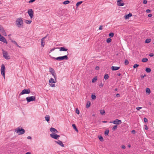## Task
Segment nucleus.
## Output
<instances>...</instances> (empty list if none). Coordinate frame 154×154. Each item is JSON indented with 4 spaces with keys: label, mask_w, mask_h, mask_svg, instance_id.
Wrapping results in <instances>:
<instances>
[{
    "label": "nucleus",
    "mask_w": 154,
    "mask_h": 154,
    "mask_svg": "<svg viewBox=\"0 0 154 154\" xmlns=\"http://www.w3.org/2000/svg\"><path fill=\"white\" fill-rule=\"evenodd\" d=\"M58 48H53L49 52V54L51 58H55L54 57H57L56 58H68V56L66 55L62 56L57 57V55L58 51Z\"/></svg>",
    "instance_id": "f257e3e1"
},
{
    "label": "nucleus",
    "mask_w": 154,
    "mask_h": 154,
    "mask_svg": "<svg viewBox=\"0 0 154 154\" xmlns=\"http://www.w3.org/2000/svg\"><path fill=\"white\" fill-rule=\"evenodd\" d=\"M23 21L22 18H18L16 21V24L17 27L20 28L23 26Z\"/></svg>",
    "instance_id": "f03ea898"
},
{
    "label": "nucleus",
    "mask_w": 154,
    "mask_h": 154,
    "mask_svg": "<svg viewBox=\"0 0 154 154\" xmlns=\"http://www.w3.org/2000/svg\"><path fill=\"white\" fill-rule=\"evenodd\" d=\"M15 132L18 134V135H21L24 134L25 132V130L23 129L18 127L15 130Z\"/></svg>",
    "instance_id": "7ed1b4c3"
},
{
    "label": "nucleus",
    "mask_w": 154,
    "mask_h": 154,
    "mask_svg": "<svg viewBox=\"0 0 154 154\" xmlns=\"http://www.w3.org/2000/svg\"><path fill=\"white\" fill-rule=\"evenodd\" d=\"M56 82V79L55 80L52 78H51L49 81L50 86L52 87H55V85L54 84Z\"/></svg>",
    "instance_id": "20e7f679"
},
{
    "label": "nucleus",
    "mask_w": 154,
    "mask_h": 154,
    "mask_svg": "<svg viewBox=\"0 0 154 154\" xmlns=\"http://www.w3.org/2000/svg\"><path fill=\"white\" fill-rule=\"evenodd\" d=\"M36 97L35 96H32L30 97H28L26 98V100L28 103L31 101H34L35 100Z\"/></svg>",
    "instance_id": "39448f33"
},
{
    "label": "nucleus",
    "mask_w": 154,
    "mask_h": 154,
    "mask_svg": "<svg viewBox=\"0 0 154 154\" xmlns=\"http://www.w3.org/2000/svg\"><path fill=\"white\" fill-rule=\"evenodd\" d=\"M5 66L3 64H2L1 65V74L2 76L3 77L4 79H5Z\"/></svg>",
    "instance_id": "423d86ee"
},
{
    "label": "nucleus",
    "mask_w": 154,
    "mask_h": 154,
    "mask_svg": "<svg viewBox=\"0 0 154 154\" xmlns=\"http://www.w3.org/2000/svg\"><path fill=\"white\" fill-rule=\"evenodd\" d=\"M30 92V90L29 89H24L22 92L19 95L20 96L22 95L25 94H29Z\"/></svg>",
    "instance_id": "0eeeda50"
},
{
    "label": "nucleus",
    "mask_w": 154,
    "mask_h": 154,
    "mask_svg": "<svg viewBox=\"0 0 154 154\" xmlns=\"http://www.w3.org/2000/svg\"><path fill=\"white\" fill-rule=\"evenodd\" d=\"M49 72L51 73L52 75L54 77V79L56 80L57 79V76L55 71L52 68L50 67L49 68Z\"/></svg>",
    "instance_id": "6e6552de"
},
{
    "label": "nucleus",
    "mask_w": 154,
    "mask_h": 154,
    "mask_svg": "<svg viewBox=\"0 0 154 154\" xmlns=\"http://www.w3.org/2000/svg\"><path fill=\"white\" fill-rule=\"evenodd\" d=\"M50 136L51 137L55 139H58L60 137V136L56 133H53L50 134Z\"/></svg>",
    "instance_id": "1a4fd4ad"
},
{
    "label": "nucleus",
    "mask_w": 154,
    "mask_h": 154,
    "mask_svg": "<svg viewBox=\"0 0 154 154\" xmlns=\"http://www.w3.org/2000/svg\"><path fill=\"white\" fill-rule=\"evenodd\" d=\"M27 13H28L29 16H30V18L32 19L33 17L34 14V12L31 9H29L28 10Z\"/></svg>",
    "instance_id": "9d476101"
},
{
    "label": "nucleus",
    "mask_w": 154,
    "mask_h": 154,
    "mask_svg": "<svg viewBox=\"0 0 154 154\" xmlns=\"http://www.w3.org/2000/svg\"><path fill=\"white\" fill-rule=\"evenodd\" d=\"M110 123H112L114 124L119 125L122 123V121L121 120L118 119H116L112 122H110Z\"/></svg>",
    "instance_id": "9b49d317"
},
{
    "label": "nucleus",
    "mask_w": 154,
    "mask_h": 154,
    "mask_svg": "<svg viewBox=\"0 0 154 154\" xmlns=\"http://www.w3.org/2000/svg\"><path fill=\"white\" fill-rule=\"evenodd\" d=\"M0 41H1L4 43L6 44L8 43V42H7L5 38L3 37V36L1 35L0 34Z\"/></svg>",
    "instance_id": "f8f14e48"
},
{
    "label": "nucleus",
    "mask_w": 154,
    "mask_h": 154,
    "mask_svg": "<svg viewBox=\"0 0 154 154\" xmlns=\"http://www.w3.org/2000/svg\"><path fill=\"white\" fill-rule=\"evenodd\" d=\"M117 5L119 6H122L124 5V4L122 0H118L117 2Z\"/></svg>",
    "instance_id": "ddd939ff"
},
{
    "label": "nucleus",
    "mask_w": 154,
    "mask_h": 154,
    "mask_svg": "<svg viewBox=\"0 0 154 154\" xmlns=\"http://www.w3.org/2000/svg\"><path fill=\"white\" fill-rule=\"evenodd\" d=\"M54 142L58 144L59 145L62 147H64V145L63 144V142L60 140H55Z\"/></svg>",
    "instance_id": "4468645a"
},
{
    "label": "nucleus",
    "mask_w": 154,
    "mask_h": 154,
    "mask_svg": "<svg viewBox=\"0 0 154 154\" xmlns=\"http://www.w3.org/2000/svg\"><path fill=\"white\" fill-rule=\"evenodd\" d=\"M50 131L52 133H58V131H57L55 128H51L50 129Z\"/></svg>",
    "instance_id": "2eb2a0df"
},
{
    "label": "nucleus",
    "mask_w": 154,
    "mask_h": 154,
    "mask_svg": "<svg viewBox=\"0 0 154 154\" xmlns=\"http://www.w3.org/2000/svg\"><path fill=\"white\" fill-rule=\"evenodd\" d=\"M48 35H46L45 37L42 38L41 39V45L42 46L44 47L45 45V39L47 37Z\"/></svg>",
    "instance_id": "dca6fc26"
},
{
    "label": "nucleus",
    "mask_w": 154,
    "mask_h": 154,
    "mask_svg": "<svg viewBox=\"0 0 154 154\" xmlns=\"http://www.w3.org/2000/svg\"><path fill=\"white\" fill-rule=\"evenodd\" d=\"M3 55L4 57L5 58H8V53L6 51H4L3 50Z\"/></svg>",
    "instance_id": "f3484780"
},
{
    "label": "nucleus",
    "mask_w": 154,
    "mask_h": 154,
    "mask_svg": "<svg viewBox=\"0 0 154 154\" xmlns=\"http://www.w3.org/2000/svg\"><path fill=\"white\" fill-rule=\"evenodd\" d=\"M120 67L112 66L111 67V69L113 71L117 70L120 69Z\"/></svg>",
    "instance_id": "a211bd4d"
},
{
    "label": "nucleus",
    "mask_w": 154,
    "mask_h": 154,
    "mask_svg": "<svg viewBox=\"0 0 154 154\" xmlns=\"http://www.w3.org/2000/svg\"><path fill=\"white\" fill-rule=\"evenodd\" d=\"M132 16V14L130 13L129 14L127 15H125L124 16V17L125 19H128L130 17Z\"/></svg>",
    "instance_id": "6ab92c4d"
},
{
    "label": "nucleus",
    "mask_w": 154,
    "mask_h": 154,
    "mask_svg": "<svg viewBox=\"0 0 154 154\" xmlns=\"http://www.w3.org/2000/svg\"><path fill=\"white\" fill-rule=\"evenodd\" d=\"M59 48L60 49L59 50L60 51H67L68 50L67 49H66L64 47H61V48Z\"/></svg>",
    "instance_id": "aec40b11"
},
{
    "label": "nucleus",
    "mask_w": 154,
    "mask_h": 154,
    "mask_svg": "<svg viewBox=\"0 0 154 154\" xmlns=\"http://www.w3.org/2000/svg\"><path fill=\"white\" fill-rule=\"evenodd\" d=\"M50 116L48 115H47L45 116V120L47 122H48L50 120Z\"/></svg>",
    "instance_id": "412c9836"
},
{
    "label": "nucleus",
    "mask_w": 154,
    "mask_h": 154,
    "mask_svg": "<svg viewBox=\"0 0 154 154\" xmlns=\"http://www.w3.org/2000/svg\"><path fill=\"white\" fill-rule=\"evenodd\" d=\"M11 42L13 43L14 44H15V45H17V46L19 48H21V47H20V46H19L17 44V43L14 41H13L12 40L11 41Z\"/></svg>",
    "instance_id": "4be33fe9"
},
{
    "label": "nucleus",
    "mask_w": 154,
    "mask_h": 154,
    "mask_svg": "<svg viewBox=\"0 0 154 154\" xmlns=\"http://www.w3.org/2000/svg\"><path fill=\"white\" fill-rule=\"evenodd\" d=\"M97 79V77L96 76L93 79H92V82L94 83L95 82Z\"/></svg>",
    "instance_id": "5701e85b"
},
{
    "label": "nucleus",
    "mask_w": 154,
    "mask_h": 154,
    "mask_svg": "<svg viewBox=\"0 0 154 154\" xmlns=\"http://www.w3.org/2000/svg\"><path fill=\"white\" fill-rule=\"evenodd\" d=\"M151 41V39L150 38L147 39L145 41V43H149Z\"/></svg>",
    "instance_id": "b1692460"
},
{
    "label": "nucleus",
    "mask_w": 154,
    "mask_h": 154,
    "mask_svg": "<svg viewBox=\"0 0 154 154\" xmlns=\"http://www.w3.org/2000/svg\"><path fill=\"white\" fill-rule=\"evenodd\" d=\"M1 32L2 33V35L5 36H7V34L6 33L4 29L3 30H2V31Z\"/></svg>",
    "instance_id": "393cba45"
},
{
    "label": "nucleus",
    "mask_w": 154,
    "mask_h": 154,
    "mask_svg": "<svg viewBox=\"0 0 154 154\" xmlns=\"http://www.w3.org/2000/svg\"><path fill=\"white\" fill-rule=\"evenodd\" d=\"M145 70L146 72L149 73L151 72V70L150 68H147Z\"/></svg>",
    "instance_id": "a878e982"
},
{
    "label": "nucleus",
    "mask_w": 154,
    "mask_h": 154,
    "mask_svg": "<svg viewBox=\"0 0 154 154\" xmlns=\"http://www.w3.org/2000/svg\"><path fill=\"white\" fill-rule=\"evenodd\" d=\"M72 126L73 127V128H74V129H75V130L76 131L78 132V129H77V128H76V126H75V124H73L72 125Z\"/></svg>",
    "instance_id": "bb28decb"
},
{
    "label": "nucleus",
    "mask_w": 154,
    "mask_h": 154,
    "mask_svg": "<svg viewBox=\"0 0 154 154\" xmlns=\"http://www.w3.org/2000/svg\"><path fill=\"white\" fill-rule=\"evenodd\" d=\"M104 79L105 80H107L108 79L109 76L108 74H106L104 76Z\"/></svg>",
    "instance_id": "cd10ccee"
},
{
    "label": "nucleus",
    "mask_w": 154,
    "mask_h": 154,
    "mask_svg": "<svg viewBox=\"0 0 154 154\" xmlns=\"http://www.w3.org/2000/svg\"><path fill=\"white\" fill-rule=\"evenodd\" d=\"M25 22V23L27 24H30V23H31L32 22V21L31 20H26Z\"/></svg>",
    "instance_id": "c85d7f7f"
},
{
    "label": "nucleus",
    "mask_w": 154,
    "mask_h": 154,
    "mask_svg": "<svg viewBox=\"0 0 154 154\" xmlns=\"http://www.w3.org/2000/svg\"><path fill=\"white\" fill-rule=\"evenodd\" d=\"M100 114L102 115H104L105 113V112L104 110H100Z\"/></svg>",
    "instance_id": "c756f323"
},
{
    "label": "nucleus",
    "mask_w": 154,
    "mask_h": 154,
    "mask_svg": "<svg viewBox=\"0 0 154 154\" xmlns=\"http://www.w3.org/2000/svg\"><path fill=\"white\" fill-rule=\"evenodd\" d=\"M91 105V103L90 102H88L87 103V104H86V107L87 108H88Z\"/></svg>",
    "instance_id": "7c9ffc66"
},
{
    "label": "nucleus",
    "mask_w": 154,
    "mask_h": 154,
    "mask_svg": "<svg viewBox=\"0 0 154 154\" xmlns=\"http://www.w3.org/2000/svg\"><path fill=\"white\" fill-rule=\"evenodd\" d=\"M146 93H148L149 94L150 93V89L148 88H146Z\"/></svg>",
    "instance_id": "2f4dec72"
},
{
    "label": "nucleus",
    "mask_w": 154,
    "mask_h": 154,
    "mask_svg": "<svg viewBox=\"0 0 154 154\" xmlns=\"http://www.w3.org/2000/svg\"><path fill=\"white\" fill-rule=\"evenodd\" d=\"M112 41V39L110 38H108L106 39V42L109 43Z\"/></svg>",
    "instance_id": "473e14b6"
},
{
    "label": "nucleus",
    "mask_w": 154,
    "mask_h": 154,
    "mask_svg": "<svg viewBox=\"0 0 154 154\" xmlns=\"http://www.w3.org/2000/svg\"><path fill=\"white\" fill-rule=\"evenodd\" d=\"M117 127H118V126H117V125H114L113 127V128H112V130L113 131H115V130H116L117 129Z\"/></svg>",
    "instance_id": "72a5a7b5"
},
{
    "label": "nucleus",
    "mask_w": 154,
    "mask_h": 154,
    "mask_svg": "<svg viewBox=\"0 0 154 154\" xmlns=\"http://www.w3.org/2000/svg\"><path fill=\"white\" fill-rule=\"evenodd\" d=\"M148 61V59L147 58H143L142 61L143 62H146Z\"/></svg>",
    "instance_id": "f704fd0d"
},
{
    "label": "nucleus",
    "mask_w": 154,
    "mask_h": 154,
    "mask_svg": "<svg viewBox=\"0 0 154 154\" xmlns=\"http://www.w3.org/2000/svg\"><path fill=\"white\" fill-rule=\"evenodd\" d=\"M82 1H80V2H78L76 4V6L77 7H78L79 6V5H80L82 4Z\"/></svg>",
    "instance_id": "c9c22d12"
},
{
    "label": "nucleus",
    "mask_w": 154,
    "mask_h": 154,
    "mask_svg": "<svg viewBox=\"0 0 154 154\" xmlns=\"http://www.w3.org/2000/svg\"><path fill=\"white\" fill-rule=\"evenodd\" d=\"M114 35V34L113 32L110 33L109 34V36L110 38H112V37Z\"/></svg>",
    "instance_id": "e433bc0d"
},
{
    "label": "nucleus",
    "mask_w": 154,
    "mask_h": 154,
    "mask_svg": "<svg viewBox=\"0 0 154 154\" xmlns=\"http://www.w3.org/2000/svg\"><path fill=\"white\" fill-rule=\"evenodd\" d=\"M98 138L101 141H103V138L101 136H99Z\"/></svg>",
    "instance_id": "4c0bfd02"
},
{
    "label": "nucleus",
    "mask_w": 154,
    "mask_h": 154,
    "mask_svg": "<svg viewBox=\"0 0 154 154\" xmlns=\"http://www.w3.org/2000/svg\"><path fill=\"white\" fill-rule=\"evenodd\" d=\"M70 2L69 1L66 0L63 2V4L64 5H66L69 4Z\"/></svg>",
    "instance_id": "58836bf2"
},
{
    "label": "nucleus",
    "mask_w": 154,
    "mask_h": 154,
    "mask_svg": "<svg viewBox=\"0 0 154 154\" xmlns=\"http://www.w3.org/2000/svg\"><path fill=\"white\" fill-rule=\"evenodd\" d=\"M109 133V130H106L105 132V135H108V134Z\"/></svg>",
    "instance_id": "ea45409f"
},
{
    "label": "nucleus",
    "mask_w": 154,
    "mask_h": 154,
    "mask_svg": "<svg viewBox=\"0 0 154 154\" xmlns=\"http://www.w3.org/2000/svg\"><path fill=\"white\" fill-rule=\"evenodd\" d=\"M92 99L95 100L96 98V96L94 95H92L91 96Z\"/></svg>",
    "instance_id": "a19ab883"
},
{
    "label": "nucleus",
    "mask_w": 154,
    "mask_h": 154,
    "mask_svg": "<svg viewBox=\"0 0 154 154\" xmlns=\"http://www.w3.org/2000/svg\"><path fill=\"white\" fill-rule=\"evenodd\" d=\"M128 63H129V62L128 60H125V65H127L128 64Z\"/></svg>",
    "instance_id": "79ce46f5"
},
{
    "label": "nucleus",
    "mask_w": 154,
    "mask_h": 154,
    "mask_svg": "<svg viewBox=\"0 0 154 154\" xmlns=\"http://www.w3.org/2000/svg\"><path fill=\"white\" fill-rule=\"evenodd\" d=\"M139 66V65L138 64H135L134 66H133V68H134V69H135L136 68V67H137L138 66Z\"/></svg>",
    "instance_id": "37998d69"
},
{
    "label": "nucleus",
    "mask_w": 154,
    "mask_h": 154,
    "mask_svg": "<svg viewBox=\"0 0 154 154\" xmlns=\"http://www.w3.org/2000/svg\"><path fill=\"white\" fill-rule=\"evenodd\" d=\"M57 60L59 61H61L64 59H66V60L68 58H56Z\"/></svg>",
    "instance_id": "c03bdc74"
},
{
    "label": "nucleus",
    "mask_w": 154,
    "mask_h": 154,
    "mask_svg": "<svg viewBox=\"0 0 154 154\" xmlns=\"http://www.w3.org/2000/svg\"><path fill=\"white\" fill-rule=\"evenodd\" d=\"M4 29L3 28L2 26L0 25V31L1 32Z\"/></svg>",
    "instance_id": "a18cd8bd"
},
{
    "label": "nucleus",
    "mask_w": 154,
    "mask_h": 154,
    "mask_svg": "<svg viewBox=\"0 0 154 154\" xmlns=\"http://www.w3.org/2000/svg\"><path fill=\"white\" fill-rule=\"evenodd\" d=\"M79 110L78 109H76V113L78 114H79Z\"/></svg>",
    "instance_id": "49530a36"
},
{
    "label": "nucleus",
    "mask_w": 154,
    "mask_h": 154,
    "mask_svg": "<svg viewBox=\"0 0 154 154\" xmlns=\"http://www.w3.org/2000/svg\"><path fill=\"white\" fill-rule=\"evenodd\" d=\"M146 12H147V13H150L151 12V11L149 9H147V10H146Z\"/></svg>",
    "instance_id": "de8ad7c7"
},
{
    "label": "nucleus",
    "mask_w": 154,
    "mask_h": 154,
    "mask_svg": "<svg viewBox=\"0 0 154 154\" xmlns=\"http://www.w3.org/2000/svg\"><path fill=\"white\" fill-rule=\"evenodd\" d=\"M144 121L145 122H147V119L146 118H144L143 119Z\"/></svg>",
    "instance_id": "09e8293b"
},
{
    "label": "nucleus",
    "mask_w": 154,
    "mask_h": 154,
    "mask_svg": "<svg viewBox=\"0 0 154 154\" xmlns=\"http://www.w3.org/2000/svg\"><path fill=\"white\" fill-rule=\"evenodd\" d=\"M154 55L152 53H151L150 54H149V56L150 57H152L154 56Z\"/></svg>",
    "instance_id": "8fccbe9b"
},
{
    "label": "nucleus",
    "mask_w": 154,
    "mask_h": 154,
    "mask_svg": "<svg viewBox=\"0 0 154 154\" xmlns=\"http://www.w3.org/2000/svg\"><path fill=\"white\" fill-rule=\"evenodd\" d=\"M147 1L146 0H144L143 1V3L144 4H146L147 3Z\"/></svg>",
    "instance_id": "3c124183"
},
{
    "label": "nucleus",
    "mask_w": 154,
    "mask_h": 154,
    "mask_svg": "<svg viewBox=\"0 0 154 154\" xmlns=\"http://www.w3.org/2000/svg\"><path fill=\"white\" fill-rule=\"evenodd\" d=\"M142 108V107H137L136 109L137 110H139Z\"/></svg>",
    "instance_id": "603ef678"
},
{
    "label": "nucleus",
    "mask_w": 154,
    "mask_h": 154,
    "mask_svg": "<svg viewBox=\"0 0 154 154\" xmlns=\"http://www.w3.org/2000/svg\"><path fill=\"white\" fill-rule=\"evenodd\" d=\"M95 69L96 70H98L99 69V67L98 66H97L96 67Z\"/></svg>",
    "instance_id": "864d4df0"
},
{
    "label": "nucleus",
    "mask_w": 154,
    "mask_h": 154,
    "mask_svg": "<svg viewBox=\"0 0 154 154\" xmlns=\"http://www.w3.org/2000/svg\"><path fill=\"white\" fill-rule=\"evenodd\" d=\"M35 1V0H30L29 1V2L30 3H32L34 2Z\"/></svg>",
    "instance_id": "5fc2aeb1"
},
{
    "label": "nucleus",
    "mask_w": 154,
    "mask_h": 154,
    "mask_svg": "<svg viewBox=\"0 0 154 154\" xmlns=\"http://www.w3.org/2000/svg\"><path fill=\"white\" fill-rule=\"evenodd\" d=\"M131 133L133 134H135V131L134 130H133L131 131Z\"/></svg>",
    "instance_id": "6e6d98bb"
},
{
    "label": "nucleus",
    "mask_w": 154,
    "mask_h": 154,
    "mask_svg": "<svg viewBox=\"0 0 154 154\" xmlns=\"http://www.w3.org/2000/svg\"><path fill=\"white\" fill-rule=\"evenodd\" d=\"M152 14H149L148 15V17H152Z\"/></svg>",
    "instance_id": "4d7b16f0"
},
{
    "label": "nucleus",
    "mask_w": 154,
    "mask_h": 154,
    "mask_svg": "<svg viewBox=\"0 0 154 154\" xmlns=\"http://www.w3.org/2000/svg\"><path fill=\"white\" fill-rule=\"evenodd\" d=\"M122 148L123 149H125V146L124 145H122Z\"/></svg>",
    "instance_id": "13d9d810"
},
{
    "label": "nucleus",
    "mask_w": 154,
    "mask_h": 154,
    "mask_svg": "<svg viewBox=\"0 0 154 154\" xmlns=\"http://www.w3.org/2000/svg\"><path fill=\"white\" fill-rule=\"evenodd\" d=\"M27 138L28 139L30 140V139H32V138H31V137L30 136H29L27 137Z\"/></svg>",
    "instance_id": "bf43d9fd"
},
{
    "label": "nucleus",
    "mask_w": 154,
    "mask_h": 154,
    "mask_svg": "<svg viewBox=\"0 0 154 154\" xmlns=\"http://www.w3.org/2000/svg\"><path fill=\"white\" fill-rule=\"evenodd\" d=\"M99 29L100 30H102V29L103 28H102V26H101L99 27Z\"/></svg>",
    "instance_id": "052dcab7"
},
{
    "label": "nucleus",
    "mask_w": 154,
    "mask_h": 154,
    "mask_svg": "<svg viewBox=\"0 0 154 154\" xmlns=\"http://www.w3.org/2000/svg\"><path fill=\"white\" fill-rule=\"evenodd\" d=\"M146 76V75H141V77L142 78H143L144 77Z\"/></svg>",
    "instance_id": "680f3d73"
},
{
    "label": "nucleus",
    "mask_w": 154,
    "mask_h": 154,
    "mask_svg": "<svg viewBox=\"0 0 154 154\" xmlns=\"http://www.w3.org/2000/svg\"><path fill=\"white\" fill-rule=\"evenodd\" d=\"M117 75L118 76H120L121 75V74L119 72L117 74Z\"/></svg>",
    "instance_id": "e2e57ef3"
},
{
    "label": "nucleus",
    "mask_w": 154,
    "mask_h": 154,
    "mask_svg": "<svg viewBox=\"0 0 154 154\" xmlns=\"http://www.w3.org/2000/svg\"><path fill=\"white\" fill-rule=\"evenodd\" d=\"M120 96V94H116V97H118Z\"/></svg>",
    "instance_id": "0e129e2a"
},
{
    "label": "nucleus",
    "mask_w": 154,
    "mask_h": 154,
    "mask_svg": "<svg viewBox=\"0 0 154 154\" xmlns=\"http://www.w3.org/2000/svg\"><path fill=\"white\" fill-rule=\"evenodd\" d=\"M25 154H31V153L29 152H27Z\"/></svg>",
    "instance_id": "69168bd1"
},
{
    "label": "nucleus",
    "mask_w": 154,
    "mask_h": 154,
    "mask_svg": "<svg viewBox=\"0 0 154 154\" xmlns=\"http://www.w3.org/2000/svg\"><path fill=\"white\" fill-rule=\"evenodd\" d=\"M117 90H118V89H117V88H115V91H117Z\"/></svg>",
    "instance_id": "338daca9"
},
{
    "label": "nucleus",
    "mask_w": 154,
    "mask_h": 154,
    "mask_svg": "<svg viewBox=\"0 0 154 154\" xmlns=\"http://www.w3.org/2000/svg\"><path fill=\"white\" fill-rule=\"evenodd\" d=\"M103 123H106L107 122L106 121H103Z\"/></svg>",
    "instance_id": "774afa93"
}]
</instances>
